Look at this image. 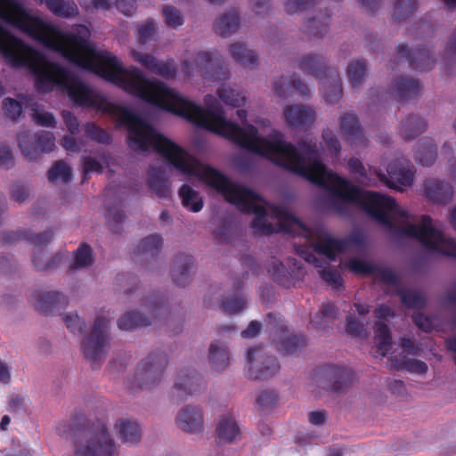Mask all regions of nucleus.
Segmentation results:
<instances>
[{
    "mask_svg": "<svg viewBox=\"0 0 456 456\" xmlns=\"http://www.w3.org/2000/svg\"><path fill=\"white\" fill-rule=\"evenodd\" d=\"M3 23L20 29L45 46L56 51L77 66L89 70L124 90V67L110 52L97 49L88 40L90 32L78 26L77 35H67L40 18L27 12L14 0H0V53L12 66H25L36 76L38 90L58 86L79 106L100 108L99 95L65 69L49 62L39 53L8 33Z\"/></svg>",
    "mask_w": 456,
    "mask_h": 456,
    "instance_id": "1",
    "label": "nucleus"
},
{
    "mask_svg": "<svg viewBox=\"0 0 456 456\" xmlns=\"http://www.w3.org/2000/svg\"><path fill=\"white\" fill-rule=\"evenodd\" d=\"M114 114L128 130L131 149L137 151H157L182 174L195 177L220 193L240 210L256 217L253 226L261 232L284 231L314 238L317 252L332 259L345 248L346 242L335 240L322 230L309 232L288 209L266 206L248 189L232 183L216 169L199 162L178 144L159 134L146 121L124 107L114 108Z\"/></svg>",
    "mask_w": 456,
    "mask_h": 456,
    "instance_id": "2",
    "label": "nucleus"
},
{
    "mask_svg": "<svg viewBox=\"0 0 456 456\" xmlns=\"http://www.w3.org/2000/svg\"><path fill=\"white\" fill-rule=\"evenodd\" d=\"M114 452L115 444L106 428L102 426L81 434L69 456H112Z\"/></svg>",
    "mask_w": 456,
    "mask_h": 456,
    "instance_id": "3",
    "label": "nucleus"
},
{
    "mask_svg": "<svg viewBox=\"0 0 456 456\" xmlns=\"http://www.w3.org/2000/svg\"><path fill=\"white\" fill-rule=\"evenodd\" d=\"M378 176L388 187L403 191L412 183L414 172L410 167L395 164L387 169V175L378 173Z\"/></svg>",
    "mask_w": 456,
    "mask_h": 456,
    "instance_id": "4",
    "label": "nucleus"
},
{
    "mask_svg": "<svg viewBox=\"0 0 456 456\" xmlns=\"http://www.w3.org/2000/svg\"><path fill=\"white\" fill-rule=\"evenodd\" d=\"M176 422L178 427L188 433H198L203 427V416L197 406L187 405L178 413Z\"/></svg>",
    "mask_w": 456,
    "mask_h": 456,
    "instance_id": "5",
    "label": "nucleus"
},
{
    "mask_svg": "<svg viewBox=\"0 0 456 456\" xmlns=\"http://www.w3.org/2000/svg\"><path fill=\"white\" fill-rule=\"evenodd\" d=\"M131 55L140 64L164 77H173L174 65L170 61H158L153 56L139 53L136 49L131 50Z\"/></svg>",
    "mask_w": 456,
    "mask_h": 456,
    "instance_id": "6",
    "label": "nucleus"
},
{
    "mask_svg": "<svg viewBox=\"0 0 456 456\" xmlns=\"http://www.w3.org/2000/svg\"><path fill=\"white\" fill-rule=\"evenodd\" d=\"M106 322L95 325L90 338L83 343L85 354L87 357L94 358L101 353L105 343Z\"/></svg>",
    "mask_w": 456,
    "mask_h": 456,
    "instance_id": "7",
    "label": "nucleus"
},
{
    "mask_svg": "<svg viewBox=\"0 0 456 456\" xmlns=\"http://www.w3.org/2000/svg\"><path fill=\"white\" fill-rule=\"evenodd\" d=\"M216 434L220 443H231L240 436V428L232 416H223L219 419Z\"/></svg>",
    "mask_w": 456,
    "mask_h": 456,
    "instance_id": "8",
    "label": "nucleus"
},
{
    "mask_svg": "<svg viewBox=\"0 0 456 456\" xmlns=\"http://www.w3.org/2000/svg\"><path fill=\"white\" fill-rule=\"evenodd\" d=\"M116 436L125 444H133L141 438L139 426L130 420L120 419L114 427Z\"/></svg>",
    "mask_w": 456,
    "mask_h": 456,
    "instance_id": "9",
    "label": "nucleus"
},
{
    "mask_svg": "<svg viewBox=\"0 0 456 456\" xmlns=\"http://www.w3.org/2000/svg\"><path fill=\"white\" fill-rule=\"evenodd\" d=\"M425 191L428 198L438 203L447 201L452 195L451 186L435 180L426 183Z\"/></svg>",
    "mask_w": 456,
    "mask_h": 456,
    "instance_id": "10",
    "label": "nucleus"
},
{
    "mask_svg": "<svg viewBox=\"0 0 456 456\" xmlns=\"http://www.w3.org/2000/svg\"><path fill=\"white\" fill-rule=\"evenodd\" d=\"M375 344L377 356H386L391 347L389 332L382 322H377L375 326Z\"/></svg>",
    "mask_w": 456,
    "mask_h": 456,
    "instance_id": "11",
    "label": "nucleus"
},
{
    "mask_svg": "<svg viewBox=\"0 0 456 456\" xmlns=\"http://www.w3.org/2000/svg\"><path fill=\"white\" fill-rule=\"evenodd\" d=\"M314 113L310 109L301 106H292L285 110V117L288 123L292 126L305 124L314 118Z\"/></svg>",
    "mask_w": 456,
    "mask_h": 456,
    "instance_id": "12",
    "label": "nucleus"
},
{
    "mask_svg": "<svg viewBox=\"0 0 456 456\" xmlns=\"http://www.w3.org/2000/svg\"><path fill=\"white\" fill-rule=\"evenodd\" d=\"M48 9L58 16L69 18L77 14V7L72 0H45Z\"/></svg>",
    "mask_w": 456,
    "mask_h": 456,
    "instance_id": "13",
    "label": "nucleus"
},
{
    "mask_svg": "<svg viewBox=\"0 0 456 456\" xmlns=\"http://www.w3.org/2000/svg\"><path fill=\"white\" fill-rule=\"evenodd\" d=\"M217 94L224 103L236 108L242 106L246 101L244 95L226 84L218 87Z\"/></svg>",
    "mask_w": 456,
    "mask_h": 456,
    "instance_id": "14",
    "label": "nucleus"
},
{
    "mask_svg": "<svg viewBox=\"0 0 456 456\" xmlns=\"http://www.w3.org/2000/svg\"><path fill=\"white\" fill-rule=\"evenodd\" d=\"M261 352L256 349H249L246 354V361L248 365V371L251 378L258 379L264 375V370L262 369L263 362Z\"/></svg>",
    "mask_w": 456,
    "mask_h": 456,
    "instance_id": "15",
    "label": "nucleus"
},
{
    "mask_svg": "<svg viewBox=\"0 0 456 456\" xmlns=\"http://www.w3.org/2000/svg\"><path fill=\"white\" fill-rule=\"evenodd\" d=\"M180 197L183 205L193 212H199L202 207L203 202L199 194L188 185H183L180 190Z\"/></svg>",
    "mask_w": 456,
    "mask_h": 456,
    "instance_id": "16",
    "label": "nucleus"
},
{
    "mask_svg": "<svg viewBox=\"0 0 456 456\" xmlns=\"http://www.w3.org/2000/svg\"><path fill=\"white\" fill-rule=\"evenodd\" d=\"M390 362L391 367L393 368L407 370L419 374L425 373L428 370V366L425 362L415 359H410L406 355H403L402 359H390Z\"/></svg>",
    "mask_w": 456,
    "mask_h": 456,
    "instance_id": "17",
    "label": "nucleus"
},
{
    "mask_svg": "<svg viewBox=\"0 0 456 456\" xmlns=\"http://www.w3.org/2000/svg\"><path fill=\"white\" fill-rule=\"evenodd\" d=\"M231 53L232 57L243 65L253 64L256 60L255 53L241 43L233 44L231 46Z\"/></svg>",
    "mask_w": 456,
    "mask_h": 456,
    "instance_id": "18",
    "label": "nucleus"
},
{
    "mask_svg": "<svg viewBox=\"0 0 456 456\" xmlns=\"http://www.w3.org/2000/svg\"><path fill=\"white\" fill-rule=\"evenodd\" d=\"M53 183H66L70 179V168L65 163H56L48 173Z\"/></svg>",
    "mask_w": 456,
    "mask_h": 456,
    "instance_id": "19",
    "label": "nucleus"
},
{
    "mask_svg": "<svg viewBox=\"0 0 456 456\" xmlns=\"http://www.w3.org/2000/svg\"><path fill=\"white\" fill-rule=\"evenodd\" d=\"M142 324L144 322L137 313H127L118 320V327L124 330H129Z\"/></svg>",
    "mask_w": 456,
    "mask_h": 456,
    "instance_id": "20",
    "label": "nucleus"
},
{
    "mask_svg": "<svg viewBox=\"0 0 456 456\" xmlns=\"http://www.w3.org/2000/svg\"><path fill=\"white\" fill-rule=\"evenodd\" d=\"M149 184L160 196H165L167 192L165 180L160 173L152 171L149 175Z\"/></svg>",
    "mask_w": 456,
    "mask_h": 456,
    "instance_id": "21",
    "label": "nucleus"
},
{
    "mask_svg": "<svg viewBox=\"0 0 456 456\" xmlns=\"http://www.w3.org/2000/svg\"><path fill=\"white\" fill-rule=\"evenodd\" d=\"M93 257L91 248L87 246H82L76 253L74 265L77 268L86 267L92 264Z\"/></svg>",
    "mask_w": 456,
    "mask_h": 456,
    "instance_id": "22",
    "label": "nucleus"
},
{
    "mask_svg": "<svg viewBox=\"0 0 456 456\" xmlns=\"http://www.w3.org/2000/svg\"><path fill=\"white\" fill-rule=\"evenodd\" d=\"M210 359L212 361L213 365L216 369L223 368L227 364L228 356L227 353L224 349L218 346H212L210 348Z\"/></svg>",
    "mask_w": 456,
    "mask_h": 456,
    "instance_id": "23",
    "label": "nucleus"
},
{
    "mask_svg": "<svg viewBox=\"0 0 456 456\" xmlns=\"http://www.w3.org/2000/svg\"><path fill=\"white\" fill-rule=\"evenodd\" d=\"M365 63L362 61L352 62L348 67V76L354 84H357L363 77Z\"/></svg>",
    "mask_w": 456,
    "mask_h": 456,
    "instance_id": "24",
    "label": "nucleus"
},
{
    "mask_svg": "<svg viewBox=\"0 0 456 456\" xmlns=\"http://www.w3.org/2000/svg\"><path fill=\"white\" fill-rule=\"evenodd\" d=\"M31 117L34 122L40 126H52L55 123L53 117L50 113L40 109L34 110Z\"/></svg>",
    "mask_w": 456,
    "mask_h": 456,
    "instance_id": "25",
    "label": "nucleus"
},
{
    "mask_svg": "<svg viewBox=\"0 0 456 456\" xmlns=\"http://www.w3.org/2000/svg\"><path fill=\"white\" fill-rule=\"evenodd\" d=\"M238 19L235 15H229L222 18L216 24V29L222 35H226L230 30L236 28Z\"/></svg>",
    "mask_w": 456,
    "mask_h": 456,
    "instance_id": "26",
    "label": "nucleus"
},
{
    "mask_svg": "<svg viewBox=\"0 0 456 456\" xmlns=\"http://www.w3.org/2000/svg\"><path fill=\"white\" fill-rule=\"evenodd\" d=\"M154 24L151 21H147L142 25L138 30V47L140 48L153 36Z\"/></svg>",
    "mask_w": 456,
    "mask_h": 456,
    "instance_id": "27",
    "label": "nucleus"
},
{
    "mask_svg": "<svg viewBox=\"0 0 456 456\" xmlns=\"http://www.w3.org/2000/svg\"><path fill=\"white\" fill-rule=\"evenodd\" d=\"M349 168L359 182L362 183H370V181L366 177L364 167L358 159H352L349 162Z\"/></svg>",
    "mask_w": 456,
    "mask_h": 456,
    "instance_id": "28",
    "label": "nucleus"
},
{
    "mask_svg": "<svg viewBox=\"0 0 456 456\" xmlns=\"http://www.w3.org/2000/svg\"><path fill=\"white\" fill-rule=\"evenodd\" d=\"M166 22L168 26L176 28L183 22L182 16L172 7H166L163 11Z\"/></svg>",
    "mask_w": 456,
    "mask_h": 456,
    "instance_id": "29",
    "label": "nucleus"
},
{
    "mask_svg": "<svg viewBox=\"0 0 456 456\" xmlns=\"http://www.w3.org/2000/svg\"><path fill=\"white\" fill-rule=\"evenodd\" d=\"M341 128L347 134H355L358 132L355 117L351 114L345 115L341 119Z\"/></svg>",
    "mask_w": 456,
    "mask_h": 456,
    "instance_id": "30",
    "label": "nucleus"
},
{
    "mask_svg": "<svg viewBox=\"0 0 456 456\" xmlns=\"http://www.w3.org/2000/svg\"><path fill=\"white\" fill-rule=\"evenodd\" d=\"M4 109L7 115L12 118L19 117L21 113V106L20 102L12 99L5 100Z\"/></svg>",
    "mask_w": 456,
    "mask_h": 456,
    "instance_id": "31",
    "label": "nucleus"
},
{
    "mask_svg": "<svg viewBox=\"0 0 456 456\" xmlns=\"http://www.w3.org/2000/svg\"><path fill=\"white\" fill-rule=\"evenodd\" d=\"M244 306V301L241 298H234L227 300L224 304V308L227 313L236 314L239 313Z\"/></svg>",
    "mask_w": 456,
    "mask_h": 456,
    "instance_id": "32",
    "label": "nucleus"
},
{
    "mask_svg": "<svg viewBox=\"0 0 456 456\" xmlns=\"http://www.w3.org/2000/svg\"><path fill=\"white\" fill-rule=\"evenodd\" d=\"M54 145V139L49 133L45 134L43 138H39L36 148L42 151H51Z\"/></svg>",
    "mask_w": 456,
    "mask_h": 456,
    "instance_id": "33",
    "label": "nucleus"
},
{
    "mask_svg": "<svg viewBox=\"0 0 456 456\" xmlns=\"http://www.w3.org/2000/svg\"><path fill=\"white\" fill-rule=\"evenodd\" d=\"M348 268L356 273H367L370 267L362 260L352 259L347 264Z\"/></svg>",
    "mask_w": 456,
    "mask_h": 456,
    "instance_id": "34",
    "label": "nucleus"
},
{
    "mask_svg": "<svg viewBox=\"0 0 456 456\" xmlns=\"http://www.w3.org/2000/svg\"><path fill=\"white\" fill-rule=\"evenodd\" d=\"M323 139L325 142V148H323V151H328L330 153H335L338 151V142L331 133H325L323 134Z\"/></svg>",
    "mask_w": 456,
    "mask_h": 456,
    "instance_id": "35",
    "label": "nucleus"
},
{
    "mask_svg": "<svg viewBox=\"0 0 456 456\" xmlns=\"http://www.w3.org/2000/svg\"><path fill=\"white\" fill-rule=\"evenodd\" d=\"M110 2L126 15L132 13V10L134 8L133 0H110Z\"/></svg>",
    "mask_w": 456,
    "mask_h": 456,
    "instance_id": "36",
    "label": "nucleus"
},
{
    "mask_svg": "<svg viewBox=\"0 0 456 456\" xmlns=\"http://www.w3.org/2000/svg\"><path fill=\"white\" fill-rule=\"evenodd\" d=\"M63 118L69 131L72 134H74L78 128V123L77 118L69 112L63 113Z\"/></svg>",
    "mask_w": 456,
    "mask_h": 456,
    "instance_id": "37",
    "label": "nucleus"
},
{
    "mask_svg": "<svg viewBox=\"0 0 456 456\" xmlns=\"http://www.w3.org/2000/svg\"><path fill=\"white\" fill-rule=\"evenodd\" d=\"M87 131L93 138L99 142H106L109 139L108 135L103 131L99 130L94 125H88Z\"/></svg>",
    "mask_w": 456,
    "mask_h": 456,
    "instance_id": "38",
    "label": "nucleus"
},
{
    "mask_svg": "<svg viewBox=\"0 0 456 456\" xmlns=\"http://www.w3.org/2000/svg\"><path fill=\"white\" fill-rule=\"evenodd\" d=\"M259 330V323L257 322H251L248 328L242 331L241 335L245 338H252L258 334Z\"/></svg>",
    "mask_w": 456,
    "mask_h": 456,
    "instance_id": "39",
    "label": "nucleus"
},
{
    "mask_svg": "<svg viewBox=\"0 0 456 456\" xmlns=\"http://www.w3.org/2000/svg\"><path fill=\"white\" fill-rule=\"evenodd\" d=\"M79 2L86 9L105 8L109 5L107 0H79Z\"/></svg>",
    "mask_w": 456,
    "mask_h": 456,
    "instance_id": "40",
    "label": "nucleus"
},
{
    "mask_svg": "<svg viewBox=\"0 0 456 456\" xmlns=\"http://www.w3.org/2000/svg\"><path fill=\"white\" fill-rule=\"evenodd\" d=\"M65 322L67 327L70 330H75L81 324L80 318L76 314H69L65 316Z\"/></svg>",
    "mask_w": 456,
    "mask_h": 456,
    "instance_id": "41",
    "label": "nucleus"
},
{
    "mask_svg": "<svg viewBox=\"0 0 456 456\" xmlns=\"http://www.w3.org/2000/svg\"><path fill=\"white\" fill-rule=\"evenodd\" d=\"M309 419L314 425L322 424L325 419V413L322 411H313L309 414Z\"/></svg>",
    "mask_w": 456,
    "mask_h": 456,
    "instance_id": "42",
    "label": "nucleus"
},
{
    "mask_svg": "<svg viewBox=\"0 0 456 456\" xmlns=\"http://www.w3.org/2000/svg\"><path fill=\"white\" fill-rule=\"evenodd\" d=\"M10 380V370L9 368L3 362H0V382L7 383Z\"/></svg>",
    "mask_w": 456,
    "mask_h": 456,
    "instance_id": "43",
    "label": "nucleus"
},
{
    "mask_svg": "<svg viewBox=\"0 0 456 456\" xmlns=\"http://www.w3.org/2000/svg\"><path fill=\"white\" fill-rule=\"evenodd\" d=\"M84 167L86 172L88 171H99L100 165L94 159H87L84 163Z\"/></svg>",
    "mask_w": 456,
    "mask_h": 456,
    "instance_id": "44",
    "label": "nucleus"
},
{
    "mask_svg": "<svg viewBox=\"0 0 456 456\" xmlns=\"http://www.w3.org/2000/svg\"><path fill=\"white\" fill-rule=\"evenodd\" d=\"M63 147L70 151H74L77 149L76 142L72 137H65L63 140Z\"/></svg>",
    "mask_w": 456,
    "mask_h": 456,
    "instance_id": "45",
    "label": "nucleus"
},
{
    "mask_svg": "<svg viewBox=\"0 0 456 456\" xmlns=\"http://www.w3.org/2000/svg\"><path fill=\"white\" fill-rule=\"evenodd\" d=\"M376 315L379 318H386L391 315V311L388 307L381 305L376 309Z\"/></svg>",
    "mask_w": 456,
    "mask_h": 456,
    "instance_id": "46",
    "label": "nucleus"
},
{
    "mask_svg": "<svg viewBox=\"0 0 456 456\" xmlns=\"http://www.w3.org/2000/svg\"><path fill=\"white\" fill-rule=\"evenodd\" d=\"M346 330L352 334L356 335L359 333L358 323L354 321L349 320L346 324Z\"/></svg>",
    "mask_w": 456,
    "mask_h": 456,
    "instance_id": "47",
    "label": "nucleus"
},
{
    "mask_svg": "<svg viewBox=\"0 0 456 456\" xmlns=\"http://www.w3.org/2000/svg\"><path fill=\"white\" fill-rule=\"evenodd\" d=\"M322 276L323 278L327 281H330V282H334V283H337L338 281V278H335L333 277V274L330 272H327V271H324L322 273Z\"/></svg>",
    "mask_w": 456,
    "mask_h": 456,
    "instance_id": "48",
    "label": "nucleus"
},
{
    "mask_svg": "<svg viewBox=\"0 0 456 456\" xmlns=\"http://www.w3.org/2000/svg\"><path fill=\"white\" fill-rule=\"evenodd\" d=\"M25 138H26V136L20 137V148H21L22 151L24 152V154L28 155L30 152L26 146Z\"/></svg>",
    "mask_w": 456,
    "mask_h": 456,
    "instance_id": "49",
    "label": "nucleus"
},
{
    "mask_svg": "<svg viewBox=\"0 0 456 456\" xmlns=\"http://www.w3.org/2000/svg\"><path fill=\"white\" fill-rule=\"evenodd\" d=\"M435 158V154L433 151L428 152V157L427 159H425L423 157L419 158V161L425 165H428L429 162H431Z\"/></svg>",
    "mask_w": 456,
    "mask_h": 456,
    "instance_id": "50",
    "label": "nucleus"
},
{
    "mask_svg": "<svg viewBox=\"0 0 456 456\" xmlns=\"http://www.w3.org/2000/svg\"><path fill=\"white\" fill-rule=\"evenodd\" d=\"M10 421H11V419L8 416H6V415L4 416L0 422L1 429H3V430L5 429L8 427V425L10 424Z\"/></svg>",
    "mask_w": 456,
    "mask_h": 456,
    "instance_id": "51",
    "label": "nucleus"
},
{
    "mask_svg": "<svg viewBox=\"0 0 456 456\" xmlns=\"http://www.w3.org/2000/svg\"><path fill=\"white\" fill-rule=\"evenodd\" d=\"M293 87H294L296 90L299 91V92H300L301 94H306L309 92V89L307 88V86H303V85H302V88H301L300 86H297V85L295 83V84L293 85Z\"/></svg>",
    "mask_w": 456,
    "mask_h": 456,
    "instance_id": "52",
    "label": "nucleus"
},
{
    "mask_svg": "<svg viewBox=\"0 0 456 456\" xmlns=\"http://www.w3.org/2000/svg\"><path fill=\"white\" fill-rule=\"evenodd\" d=\"M357 307V311L360 314H365L367 313H369V308L367 305H356Z\"/></svg>",
    "mask_w": 456,
    "mask_h": 456,
    "instance_id": "53",
    "label": "nucleus"
},
{
    "mask_svg": "<svg viewBox=\"0 0 456 456\" xmlns=\"http://www.w3.org/2000/svg\"><path fill=\"white\" fill-rule=\"evenodd\" d=\"M448 346L451 350L456 352V338L450 339L448 341Z\"/></svg>",
    "mask_w": 456,
    "mask_h": 456,
    "instance_id": "54",
    "label": "nucleus"
},
{
    "mask_svg": "<svg viewBox=\"0 0 456 456\" xmlns=\"http://www.w3.org/2000/svg\"><path fill=\"white\" fill-rule=\"evenodd\" d=\"M451 220H452V223L456 226V209H453L451 212Z\"/></svg>",
    "mask_w": 456,
    "mask_h": 456,
    "instance_id": "55",
    "label": "nucleus"
},
{
    "mask_svg": "<svg viewBox=\"0 0 456 456\" xmlns=\"http://www.w3.org/2000/svg\"><path fill=\"white\" fill-rule=\"evenodd\" d=\"M444 2L449 6L453 7L456 6V0H444Z\"/></svg>",
    "mask_w": 456,
    "mask_h": 456,
    "instance_id": "56",
    "label": "nucleus"
},
{
    "mask_svg": "<svg viewBox=\"0 0 456 456\" xmlns=\"http://www.w3.org/2000/svg\"><path fill=\"white\" fill-rule=\"evenodd\" d=\"M420 320H421V317L416 318V321H415L416 323L419 326H420L421 328L425 329V330L428 329L429 326L428 325V326H424V324L422 322H420Z\"/></svg>",
    "mask_w": 456,
    "mask_h": 456,
    "instance_id": "57",
    "label": "nucleus"
},
{
    "mask_svg": "<svg viewBox=\"0 0 456 456\" xmlns=\"http://www.w3.org/2000/svg\"><path fill=\"white\" fill-rule=\"evenodd\" d=\"M237 113H238V116H239L240 118H244L246 117V112H245V110H239L237 111Z\"/></svg>",
    "mask_w": 456,
    "mask_h": 456,
    "instance_id": "58",
    "label": "nucleus"
},
{
    "mask_svg": "<svg viewBox=\"0 0 456 456\" xmlns=\"http://www.w3.org/2000/svg\"><path fill=\"white\" fill-rule=\"evenodd\" d=\"M400 8H397L395 12V15H397L399 17Z\"/></svg>",
    "mask_w": 456,
    "mask_h": 456,
    "instance_id": "59",
    "label": "nucleus"
},
{
    "mask_svg": "<svg viewBox=\"0 0 456 456\" xmlns=\"http://www.w3.org/2000/svg\"><path fill=\"white\" fill-rule=\"evenodd\" d=\"M405 86L408 88V87H410V86H413V84H412V83H411V82H408V83H407V85H405Z\"/></svg>",
    "mask_w": 456,
    "mask_h": 456,
    "instance_id": "60",
    "label": "nucleus"
},
{
    "mask_svg": "<svg viewBox=\"0 0 456 456\" xmlns=\"http://www.w3.org/2000/svg\"><path fill=\"white\" fill-rule=\"evenodd\" d=\"M152 240H159V239L157 237H153Z\"/></svg>",
    "mask_w": 456,
    "mask_h": 456,
    "instance_id": "61",
    "label": "nucleus"
}]
</instances>
